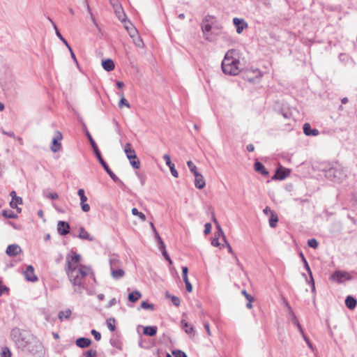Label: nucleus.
<instances>
[{
    "instance_id": "1",
    "label": "nucleus",
    "mask_w": 357,
    "mask_h": 357,
    "mask_svg": "<svg viewBox=\"0 0 357 357\" xmlns=\"http://www.w3.org/2000/svg\"><path fill=\"white\" fill-rule=\"evenodd\" d=\"M65 271L75 291L81 290L86 278L91 274L90 267L81 263V256L75 252L68 255L66 257Z\"/></svg>"
},
{
    "instance_id": "2",
    "label": "nucleus",
    "mask_w": 357,
    "mask_h": 357,
    "mask_svg": "<svg viewBox=\"0 0 357 357\" xmlns=\"http://www.w3.org/2000/svg\"><path fill=\"white\" fill-rule=\"evenodd\" d=\"M238 52L234 50H229L222 63V71L225 74L236 75L239 73Z\"/></svg>"
},
{
    "instance_id": "3",
    "label": "nucleus",
    "mask_w": 357,
    "mask_h": 357,
    "mask_svg": "<svg viewBox=\"0 0 357 357\" xmlns=\"http://www.w3.org/2000/svg\"><path fill=\"white\" fill-rule=\"evenodd\" d=\"M351 279V275L347 271H336L331 276L330 280L333 282L342 283Z\"/></svg>"
},
{
    "instance_id": "4",
    "label": "nucleus",
    "mask_w": 357,
    "mask_h": 357,
    "mask_svg": "<svg viewBox=\"0 0 357 357\" xmlns=\"http://www.w3.org/2000/svg\"><path fill=\"white\" fill-rule=\"evenodd\" d=\"M262 77V73L259 69H248L244 73V77L248 82H255Z\"/></svg>"
},
{
    "instance_id": "5",
    "label": "nucleus",
    "mask_w": 357,
    "mask_h": 357,
    "mask_svg": "<svg viewBox=\"0 0 357 357\" xmlns=\"http://www.w3.org/2000/svg\"><path fill=\"white\" fill-rule=\"evenodd\" d=\"M110 3L114 9L115 14L119 20L121 22H125L126 20V15L124 13L123 9L121 5L119 3V1H116V2H113V0H109Z\"/></svg>"
},
{
    "instance_id": "6",
    "label": "nucleus",
    "mask_w": 357,
    "mask_h": 357,
    "mask_svg": "<svg viewBox=\"0 0 357 357\" xmlns=\"http://www.w3.org/2000/svg\"><path fill=\"white\" fill-rule=\"evenodd\" d=\"M63 139V135L60 131H56L54 134V137L52 139L51 150L56 153L57 152L61 147V141Z\"/></svg>"
},
{
    "instance_id": "7",
    "label": "nucleus",
    "mask_w": 357,
    "mask_h": 357,
    "mask_svg": "<svg viewBox=\"0 0 357 357\" xmlns=\"http://www.w3.org/2000/svg\"><path fill=\"white\" fill-rule=\"evenodd\" d=\"M24 276L26 280L30 282H36L38 280V278L34 273V268L31 265L27 266L26 270L24 271Z\"/></svg>"
},
{
    "instance_id": "8",
    "label": "nucleus",
    "mask_w": 357,
    "mask_h": 357,
    "mask_svg": "<svg viewBox=\"0 0 357 357\" xmlns=\"http://www.w3.org/2000/svg\"><path fill=\"white\" fill-rule=\"evenodd\" d=\"M290 172L291 171L289 169L280 167L273 176V179L283 180L289 176Z\"/></svg>"
},
{
    "instance_id": "9",
    "label": "nucleus",
    "mask_w": 357,
    "mask_h": 357,
    "mask_svg": "<svg viewBox=\"0 0 357 357\" xmlns=\"http://www.w3.org/2000/svg\"><path fill=\"white\" fill-rule=\"evenodd\" d=\"M57 230L59 234L66 235L70 231V225L68 222L64 221H59L57 225Z\"/></svg>"
},
{
    "instance_id": "10",
    "label": "nucleus",
    "mask_w": 357,
    "mask_h": 357,
    "mask_svg": "<svg viewBox=\"0 0 357 357\" xmlns=\"http://www.w3.org/2000/svg\"><path fill=\"white\" fill-rule=\"evenodd\" d=\"M234 24L236 27V32L241 33L243 29L248 28V24L243 20L238 19L237 17L233 20Z\"/></svg>"
},
{
    "instance_id": "11",
    "label": "nucleus",
    "mask_w": 357,
    "mask_h": 357,
    "mask_svg": "<svg viewBox=\"0 0 357 357\" xmlns=\"http://www.w3.org/2000/svg\"><path fill=\"white\" fill-rule=\"evenodd\" d=\"M21 251L22 250L19 245L12 244L7 247L6 252L8 256L14 257L20 254Z\"/></svg>"
},
{
    "instance_id": "12",
    "label": "nucleus",
    "mask_w": 357,
    "mask_h": 357,
    "mask_svg": "<svg viewBox=\"0 0 357 357\" xmlns=\"http://www.w3.org/2000/svg\"><path fill=\"white\" fill-rule=\"evenodd\" d=\"M124 152L129 160L132 159H136L135 151L132 148V145L130 143H127L124 146Z\"/></svg>"
},
{
    "instance_id": "13",
    "label": "nucleus",
    "mask_w": 357,
    "mask_h": 357,
    "mask_svg": "<svg viewBox=\"0 0 357 357\" xmlns=\"http://www.w3.org/2000/svg\"><path fill=\"white\" fill-rule=\"evenodd\" d=\"M181 327L182 328V329H183L185 331V332L187 334H188L192 337L195 336V333L193 326L190 325L186 320L182 319L181 321Z\"/></svg>"
},
{
    "instance_id": "14",
    "label": "nucleus",
    "mask_w": 357,
    "mask_h": 357,
    "mask_svg": "<svg viewBox=\"0 0 357 357\" xmlns=\"http://www.w3.org/2000/svg\"><path fill=\"white\" fill-rule=\"evenodd\" d=\"M195 185L198 189H202L206 185V182L204 176L200 173L195 174Z\"/></svg>"
},
{
    "instance_id": "15",
    "label": "nucleus",
    "mask_w": 357,
    "mask_h": 357,
    "mask_svg": "<svg viewBox=\"0 0 357 357\" xmlns=\"http://www.w3.org/2000/svg\"><path fill=\"white\" fill-rule=\"evenodd\" d=\"M303 132L307 136H317L319 134L317 129L312 130L310 123H305L303 125Z\"/></svg>"
},
{
    "instance_id": "16",
    "label": "nucleus",
    "mask_w": 357,
    "mask_h": 357,
    "mask_svg": "<svg viewBox=\"0 0 357 357\" xmlns=\"http://www.w3.org/2000/svg\"><path fill=\"white\" fill-rule=\"evenodd\" d=\"M18 204H22V199L20 197H17L10 202V206L13 208H16L17 213H20L22 209L17 206Z\"/></svg>"
},
{
    "instance_id": "17",
    "label": "nucleus",
    "mask_w": 357,
    "mask_h": 357,
    "mask_svg": "<svg viewBox=\"0 0 357 357\" xmlns=\"http://www.w3.org/2000/svg\"><path fill=\"white\" fill-rule=\"evenodd\" d=\"M79 238L89 241H93V237L83 227L79 228Z\"/></svg>"
},
{
    "instance_id": "18",
    "label": "nucleus",
    "mask_w": 357,
    "mask_h": 357,
    "mask_svg": "<svg viewBox=\"0 0 357 357\" xmlns=\"http://www.w3.org/2000/svg\"><path fill=\"white\" fill-rule=\"evenodd\" d=\"M102 66L108 72L113 70L115 67L114 61L110 59L103 60L102 61Z\"/></svg>"
},
{
    "instance_id": "19",
    "label": "nucleus",
    "mask_w": 357,
    "mask_h": 357,
    "mask_svg": "<svg viewBox=\"0 0 357 357\" xmlns=\"http://www.w3.org/2000/svg\"><path fill=\"white\" fill-rule=\"evenodd\" d=\"M91 341L89 338L79 337L76 340V344L80 348H86L90 346Z\"/></svg>"
},
{
    "instance_id": "20",
    "label": "nucleus",
    "mask_w": 357,
    "mask_h": 357,
    "mask_svg": "<svg viewBox=\"0 0 357 357\" xmlns=\"http://www.w3.org/2000/svg\"><path fill=\"white\" fill-rule=\"evenodd\" d=\"M89 140H90L91 146L94 151V153H95L98 161L100 162V161L103 160L101 153H100L96 142L93 141V139H92L91 135H89Z\"/></svg>"
},
{
    "instance_id": "21",
    "label": "nucleus",
    "mask_w": 357,
    "mask_h": 357,
    "mask_svg": "<svg viewBox=\"0 0 357 357\" xmlns=\"http://www.w3.org/2000/svg\"><path fill=\"white\" fill-rule=\"evenodd\" d=\"M357 304L356 300L351 296H348L345 300V305L349 310H354Z\"/></svg>"
},
{
    "instance_id": "22",
    "label": "nucleus",
    "mask_w": 357,
    "mask_h": 357,
    "mask_svg": "<svg viewBox=\"0 0 357 357\" xmlns=\"http://www.w3.org/2000/svg\"><path fill=\"white\" fill-rule=\"evenodd\" d=\"M254 168L256 172H260L264 176H267L268 174V172L266 169L264 165L260 162H256L255 163Z\"/></svg>"
},
{
    "instance_id": "23",
    "label": "nucleus",
    "mask_w": 357,
    "mask_h": 357,
    "mask_svg": "<svg viewBox=\"0 0 357 357\" xmlns=\"http://www.w3.org/2000/svg\"><path fill=\"white\" fill-rule=\"evenodd\" d=\"M123 22H124V27L128 31L130 37L134 38L137 33L135 28L130 22H126V21Z\"/></svg>"
},
{
    "instance_id": "24",
    "label": "nucleus",
    "mask_w": 357,
    "mask_h": 357,
    "mask_svg": "<svg viewBox=\"0 0 357 357\" xmlns=\"http://www.w3.org/2000/svg\"><path fill=\"white\" fill-rule=\"evenodd\" d=\"M101 165L103 167L107 173L109 175V176L114 181H116L118 180V177L113 173V172L110 169L107 164L105 162V160H102L100 162Z\"/></svg>"
},
{
    "instance_id": "25",
    "label": "nucleus",
    "mask_w": 357,
    "mask_h": 357,
    "mask_svg": "<svg viewBox=\"0 0 357 357\" xmlns=\"http://www.w3.org/2000/svg\"><path fill=\"white\" fill-rule=\"evenodd\" d=\"M142 296L139 291H134L128 294V300L132 303L137 302Z\"/></svg>"
},
{
    "instance_id": "26",
    "label": "nucleus",
    "mask_w": 357,
    "mask_h": 357,
    "mask_svg": "<svg viewBox=\"0 0 357 357\" xmlns=\"http://www.w3.org/2000/svg\"><path fill=\"white\" fill-rule=\"evenodd\" d=\"M144 334L149 336H154L157 333L156 326H146L144 328Z\"/></svg>"
},
{
    "instance_id": "27",
    "label": "nucleus",
    "mask_w": 357,
    "mask_h": 357,
    "mask_svg": "<svg viewBox=\"0 0 357 357\" xmlns=\"http://www.w3.org/2000/svg\"><path fill=\"white\" fill-rule=\"evenodd\" d=\"M270 219H269V225L271 227H275L277 225V223L278 222V215L274 212H271L270 214Z\"/></svg>"
},
{
    "instance_id": "28",
    "label": "nucleus",
    "mask_w": 357,
    "mask_h": 357,
    "mask_svg": "<svg viewBox=\"0 0 357 357\" xmlns=\"http://www.w3.org/2000/svg\"><path fill=\"white\" fill-rule=\"evenodd\" d=\"M72 314V312L70 309H66L65 310L61 311L59 313V319L62 321L63 319H68L70 318V315Z\"/></svg>"
},
{
    "instance_id": "29",
    "label": "nucleus",
    "mask_w": 357,
    "mask_h": 357,
    "mask_svg": "<svg viewBox=\"0 0 357 357\" xmlns=\"http://www.w3.org/2000/svg\"><path fill=\"white\" fill-rule=\"evenodd\" d=\"M289 310H290V313H291V320H292V322L297 326L299 331L301 332V334H303V330L301 326V324H299L298 322V319L296 318L295 314L292 312L291 309L289 307Z\"/></svg>"
},
{
    "instance_id": "30",
    "label": "nucleus",
    "mask_w": 357,
    "mask_h": 357,
    "mask_svg": "<svg viewBox=\"0 0 357 357\" xmlns=\"http://www.w3.org/2000/svg\"><path fill=\"white\" fill-rule=\"evenodd\" d=\"M125 273L122 269H112V275L115 279H119L123 277Z\"/></svg>"
},
{
    "instance_id": "31",
    "label": "nucleus",
    "mask_w": 357,
    "mask_h": 357,
    "mask_svg": "<svg viewBox=\"0 0 357 357\" xmlns=\"http://www.w3.org/2000/svg\"><path fill=\"white\" fill-rule=\"evenodd\" d=\"M121 100L119 103V107L121 108L123 106H126L127 108H130V105L128 101L124 98L123 93H120Z\"/></svg>"
},
{
    "instance_id": "32",
    "label": "nucleus",
    "mask_w": 357,
    "mask_h": 357,
    "mask_svg": "<svg viewBox=\"0 0 357 357\" xmlns=\"http://www.w3.org/2000/svg\"><path fill=\"white\" fill-rule=\"evenodd\" d=\"M107 328L112 331H114L116 329L115 319L114 318H109L106 321Z\"/></svg>"
},
{
    "instance_id": "33",
    "label": "nucleus",
    "mask_w": 357,
    "mask_h": 357,
    "mask_svg": "<svg viewBox=\"0 0 357 357\" xmlns=\"http://www.w3.org/2000/svg\"><path fill=\"white\" fill-rule=\"evenodd\" d=\"M132 214L133 215L137 216L142 221L146 220L145 215L143 213L139 212L136 208H133L132 209Z\"/></svg>"
},
{
    "instance_id": "34",
    "label": "nucleus",
    "mask_w": 357,
    "mask_h": 357,
    "mask_svg": "<svg viewBox=\"0 0 357 357\" xmlns=\"http://www.w3.org/2000/svg\"><path fill=\"white\" fill-rule=\"evenodd\" d=\"M54 28H55V30H56V36L59 38V39L66 45V46L68 47V50L69 51H71V47L69 45V44L68 43V42L66 41V40L61 36V34L60 33V32L59 31V30L57 29L56 26H55V24L54 25Z\"/></svg>"
},
{
    "instance_id": "35",
    "label": "nucleus",
    "mask_w": 357,
    "mask_h": 357,
    "mask_svg": "<svg viewBox=\"0 0 357 357\" xmlns=\"http://www.w3.org/2000/svg\"><path fill=\"white\" fill-rule=\"evenodd\" d=\"M84 200L80 199V205L82 207V209L84 212H89L90 211V206L86 203L87 201V197L84 198Z\"/></svg>"
},
{
    "instance_id": "36",
    "label": "nucleus",
    "mask_w": 357,
    "mask_h": 357,
    "mask_svg": "<svg viewBox=\"0 0 357 357\" xmlns=\"http://www.w3.org/2000/svg\"><path fill=\"white\" fill-rule=\"evenodd\" d=\"M3 215L8 218H16L17 217V214L15 213L12 211H3L2 213Z\"/></svg>"
},
{
    "instance_id": "37",
    "label": "nucleus",
    "mask_w": 357,
    "mask_h": 357,
    "mask_svg": "<svg viewBox=\"0 0 357 357\" xmlns=\"http://www.w3.org/2000/svg\"><path fill=\"white\" fill-rule=\"evenodd\" d=\"M187 165H188V167H189L190 170L191 171V172L193 173L194 175L195 174L199 173L197 172V166L191 160L188 161Z\"/></svg>"
},
{
    "instance_id": "38",
    "label": "nucleus",
    "mask_w": 357,
    "mask_h": 357,
    "mask_svg": "<svg viewBox=\"0 0 357 357\" xmlns=\"http://www.w3.org/2000/svg\"><path fill=\"white\" fill-rule=\"evenodd\" d=\"M1 357H11V354L8 347H3L0 354Z\"/></svg>"
},
{
    "instance_id": "39",
    "label": "nucleus",
    "mask_w": 357,
    "mask_h": 357,
    "mask_svg": "<svg viewBox=\"0 0 357 357\" xmlns=\"http://www.w3.org/2000/svg\"><path fill=\"white\" fill-rule=\"evenodd\" d=\"M130 163L135 169H137L140 167V162L137 158L136 159H132L130 160Z\"/></svg>"
},
{
    "instance_id": "40",
    "label": "nucleus",
    "mask_w": 357,
    "mask_h": 357,
    "mask_svg": "<svg viewBox=\"0 0 357 357\" xmlns=\"http://www.w3.org/2000/svg\"><path fill=\"white\" fill-rule=\"evenodd\" d=\"M307 244L310 247L313 248H317L318 247V242L314 238L308 240Z\"/></svg>"
},
{
    "instance_id": "41",
    "label": "nucleus",
    "mask_w": 357,
    "mask_h": 357,
    "mask_svg": "<svg viewBox=\"0 0 357 357\" xmlns=\"http://www.w3.org/2000/svg\"><path fill=\"white\" fill-rule=\"evenodd\" d=\"M163 158L166 162V165L169 167H172V165H174V164L172 162L171 158H170L169 155H168V154L164 155Z\"/></svg>"
},
{
    "instance_id": "42",
    "label": "nucleus",
    "mask_w": 357,
    "mask_h": 357,
    "mask_svg": "<svg viewBox=\"0 0 357 357\" xmlns=\"http://www.w3.org/2000/svg\"><path fill=\"white\" fill-rule=\"evenodd\" d=\"M141 307L145 310H148V309L153 310V305L149 304L146 301H144L141 303Z\"/></svg>"
},
{
    "instance_id": "43",
    "label": "nucleus",
    "mask_w": 357,
    "mask_h": 357,
    "mask_svg": "<svg viewBox=\"0 0 357 357\" xmlns=\"http://www.w3.org/2000/svg\"><path fill=\"white\" fill-rule=\"evenodd\" d=\"M158 240V242L159 243L160 245V250L162 251H167L166 250V248H165V245L163 242V241L162 240V238H160V235L158 236H156L155 237Z\"/></svg>"
},
{
    "instance_id": "44",
    "label": "nucleus",
    "mask_w": 357,
    "mask_h": 357,
    "mask_svg": "<svg viewBox=\"0 0 357 357\" xmlns=\"http://www.w3.org/2000/svg\"><path fill=\"white\" fill-rule=\"evenodd\" d=\"M211 228H212V226H211V223H206L204 225V234L206 235H208V234H210L211 231Z\"/></svg>"
},
{
    "instance_id": "45",
    "label": "nucleus",
    "mask_w": 357,
    "mask_h": 357,
    "mask_svg": "<svg viewBox=\"0 0 357 357\" xmlns=\"http://www.w3.org/2000/svg\"><path fill=\"white\" fill-rule=\"evenodd\" d=\"M173 355L174 357H187L186 354L180 350L173 351Z\"/></svg>"
},
{
    "instance_id": "46",
    "label": "nucleus",
    "mask_w": 357,
    "mask_h": 357,
    "mask_svg": "<svg viewBox=\"0 0 357 357\" xmlns=\"http://www.w3.org/2000/svg\"><path fill=\"white\" fill-rule=\"evenodd\" d=\"M91 334L93 335L96 341H99L101 339V334L96 330H92Z\"/></svg>"
},
{
    "instance_id": "47",
    "label": "nucleus",
    "mask_w": 357,
    "mask_h": 357,
    "mask_svg": "<svg viewBox=\"0 0 357 357\" xmlns=\"http://www.w3.org/2000/svg\"><path fill=\"white\" fill-rule=\"evenodd\" d=\"M8 291V288L2 284L1 281L0 280V296L3 295L4 293Z\"/></svg>"
},
{
    "instance_id": "48",
    "label": "nucleus",
    "mask_w": 357,
    "mask_h": 357,
    "mask_svg": "<svg viewBox=\"0 0 357 357\" xmlns=\"http://www.w3.org/2000/svg\"><path fill=\"white\" fill-rule=\"evenodd\" d=\"M169 169H170V172L174 177H175V178L178 177V173L177 170L175 169L174 165H172V167H169Z\"/></svg>"
},
{
    "instance_id": "49",
    "label": "nucleus",
    "mask_w": 357,
    "mask_h": 357,
    "mask_svg": "<svg viewBox=\"0 0 357 357\" xmlns=\"http://www.w3.org/2000/svg\"><path fill=\"white\" fill-rule=\"evenodd\" d=\"M202 30L204 32H209L211 30V26L208 23H203Z\"/></svg>"
},
{
    "instance_id": "50",
    "label": "nucleus",
    "mask_w": 357,
    "mask_h": 357,
    "mask_svg": "<svg viewBox=\"0 0 357 357\" xmlns=\"http://www.w3.org/2000/svg\"><path fill=\"white\" fill-rule=\"evenodd\" d=\"M86 357H95L96 355V351L95 350H89L85 353Z\"/></svg>"
},
{
    "instance_id": "51",
    "label": "nucleus",
    "mask_w": 357,
    "mask_h": 357,
    "mask_svg": "<svg viewBox=\"0 0 357 357\" xmlns=\"http://www.w3.org/2000/svg\"><path fill=\"white\" fill-rule=\"evenodd\" d=\"M211 245L214 247H218L220 245L219 238L218 236H215L211 241Z\"/></svg>"
},
{
    "instance_id": "52",
    "label": "nucleus",
    "mask_w": 357,
    "mask_h": 357,
    "mask_svg": "<svg viewBox=\"0 0 357 357\" xmlns=\"http://www.w3.org/2000/svg\"><path fill=\"white\" fill-rule=\"evenodd\" d=\"M172 301L174 303V305H175L176 306H179L180 305L181 301H180L179 298H178L176 296H172Z\"/></svg>"
},
{
    "instance_id": "53",
    "label": "nucleus",
    "mask_w": 357,
    "mask_h": 357,
    "mask_svg": "<svg viewBox=\"0 0 357 357\" xmlns=\"http://www.w3.org/2000/svg\"><path fill=\"white\" fill-rule=\"evenodd\" d=\"M47 197L50 198L52 199H58L59 196L56 192H51L47 195Z\"/></svg>"
},
{
    "instance_id": "54",
    "label": "nucleus",
    "mask_w": 357,
    "mask_h": 357,
    "mask_svg": "<svg viewBox=\"0 0 357 357\" xmlns=\"http://www.w3.org/2000/svg\"><path fill=\"white\" fill-rule=\"evenodd\" d=\"M77 195H79L80 199L84 200V197H86L84 195V190L83 189H79L77 191Z\"/></svg>"
},
{
    "instance_id": "55",
    "label": "nucleus",
    "mask_w": 357,
    "mask_h": 357,
    "mask_svg": "<svg viewBox=\"0 0 357 357\" xmlns=\"http://www.w3.org/2000/svg\"><path fill=\"white\" fill-rule=\"evenodd\" d=\"M185 288H186V290L188 291V292H192V285L191 284V283L190 282H185Z\"/></svg>"
},
{
    "instance_id": "56",
    "label": "nucleus",
    "mask_w": 357,
    "mask_h": 357,
    "mask_svg": "<svg viewBox=\"0 0 357 357\" xmlns=\"http://www.w3.org/2000/svg\"><path fill=\"white\" fill-rule=\"evenodd\" d=\"M162 255H164L165 259L169 261V263L170 264H172V261L170 257L169 256L167 252V251H162Z\"/></svg>"
},
{
    "instance_id": "57",
    "label": "nucleus",
    "mask_w": 357,
    "mask_h": 357,
    "mask_svg": "<svg viewBox=\"0 0 357 357\" xmlns=\"http://www.w3.org/2000/svg\"><path fill=\"white\" fill-rule=\"evenodd\" d=\"M204 328L207 332V334L211 336V329H210V326H209V324L208 323H204Z\"/></svg>"
},
{
    "instance_id": "58",
    "label": "nucleus",
    "mask_w": 357,
    "mask_h": 357,
    "mask_svg": "<svg viewBox=\"0 0 357 357\" xmlns=\"http://www.w3.org/2000/svg\"><path fill=\"white\" fill-rule=\"evenodd\" d=\"M213 221L215 224H217V225H218V229H219V231L222 233V236H223V238H224V239H225V235H224V234H223V232H222V231L221 228L220 227V226H219V225H218V222H217V220H216V218H215V216L214 215H213Z\"/></svg>"
},
{
    "instance_id": "59",
    "label": "nucleus",
    "mask_w": 357,
    "mask_h": 357,
    "mask_svg": "<svg viewBox=\"0 0 357 357\" xmlns=\"http://www.w3.org/2000/svg\"><path fill=\"white\" fill-rule=\"evenodd\" d=\"M150 226H151V229H152L153 231L154 232L155 236V237H156V236H159V234H158V232L157 231V230H156V229H155V226H154L153 223V222H150Z\"/></svg>"
},
{
    "instance_id": "60",
    "label": "nucleus",
    "mask_w": 357,
    "mask_h": 357,
    "mask_svg": "<svg viewBox=\"0 0 357 357\" xmlns=\"http://www.w3.org/2000/svg\"><path fill=\"white\" fill-rule=\"evenodd\" d=\"M304 340H305L306 343L307 344L308 347L310 348V349H313L312 348V344L311 342H310L309 339L305 335V334H302Z\"/></svg>"
},
{
    "instance_id": "61",
    "label": "nucleus",
    "mask_w": 357,
    "mask_h": 357,
    "mask_svg": "<svg viewBox=\"0 0 357 357\" xmlns=\"http://www.w3.org/2000/svg\"><path fill=\"white\" fill-rule=\"evenodd\" d=\"M263 211L267 215H269L271 213V212H273V211H271V208L268 206H266Z\"/></svg>"
},
{
    "instance_id": "62",
    "label": "nucleus",
    "mask_w": 357,
    "mask_h": 357,
    "mask_svg": "<svg viewBox=\"0 0 357 357\" xmlns=\"http://www.w3.org/2000/svg\"><path fill=\"white\" fill-rule=\"evenodd\" d=\"M188 268L187 266H183L182 268V275L183 276H186L188 275Z\"/></svg>"
},
{
    "instance_id": "63",
    "label": "nucleus",
    "mask_w": 357,
    "mask_h": 357,
    "mask_svg": "<svg viewBox=\"0 0 357 357\" xmlns=\"http://www.w3.org/2000/svg\"><path fill=\"white\" fill-rule=\"evenodd\" d=\"M246 149L249 152H252L255 150V146L253 144H250L247 146Z\"/></svg>"
},
{
    "instance_id": "64",
    "label": "nucleus",
    "mask_w": 357,
    "mask_h": 357,
    "mask_svg": "<svg viewBox=\"0 0 357 357\" xmlns=\"http://www.w3.org/2000/svg\"><path fill=\"white\" fill-rule=\"evenodd\" d=\"M116 86L119 89H122L124 86V83L123 82H121V81H117L116 82Z\"/></svg>"
}]
</instances>
